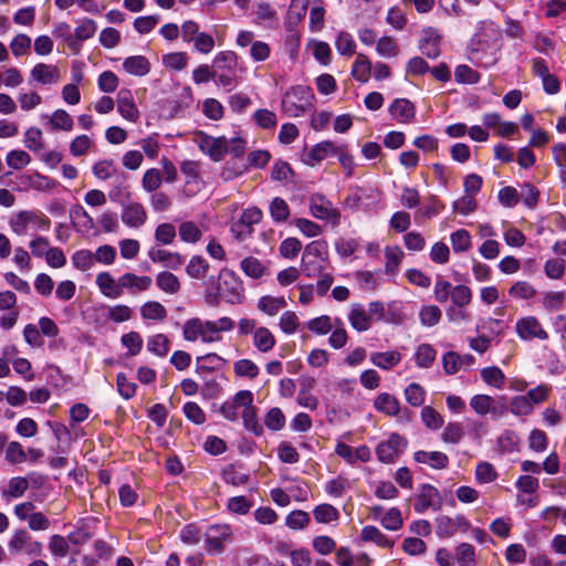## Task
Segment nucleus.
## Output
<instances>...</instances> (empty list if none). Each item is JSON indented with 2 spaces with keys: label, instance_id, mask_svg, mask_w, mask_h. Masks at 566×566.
<instances>
[{
  "label": "nucleus",
  "instance_id": "f257e3e1",
  "mask_svg": "<svg viewBox=\"0 0 566 566\" xmlns=\"http://www.w3.org/2000/svg\"><path fill=\"white\" fill-rule=\"evenodd\" d=\"M234 328V322L227 316L217 321H203L199 317L187 319L182 325V336L187 342L200 339L202 343H214L221 339L220 333Z\"/></svg>",
  "mask_w": 566,
  "mask_h": 566
},
{
  "label": "nucleus",
  "instance_id": "f03ea898",
  "mask_svg": "<svg viewBox=\"0 0 566 566\" xmlns=\"http://www.w3.org/2000/svg\"><path fill=\"white\" fill-rule=\"evenodd\" d=\"M238 55L232 51L219 52L213 59L217 81L229 91L238 84Z\"/></svg>",
  "mask_w": 566,
  "mask_h": 566
},
{
  "label": "nucleus",
  "instance_id": "7ed1b4c3",
  "mask_svg": "<svg viewBox=\"0 0 566 566\" xmlns=\"http://www.w3.org/2000/svg\"><path fill=\"white\" fill-rule=\"evenodd\" d=\"M314 95L307 86H295L285 93L282 108L291 117H298L313 106Z\"/></svg>",
  "mask_w": 566,
  "mask_h": 566
},
{
  "label": "nucleus",
  "instance_id": "20e7f679",
  "mask_svg": "<svg viewBox=\"0 0 566 566\" xmlns=\"http://www.w3.org/2000/svg\"><path fill=\"white\" fill-rule=\"evenodd\" d=\"M311 214L318 220L329 222L333 227L340 223V211L322 193H313L308 199Z\"/></svg>",
  "mask_w": 566,
  "mask_h": 566
},
{
  "label": "nucleus",
  "instance_id": "39448f33",
  "mask_svg": "<svg viewBox=\"0 0 566 566\" xmlns=\"http://www.w3.org/2000/svg\"><path fill=\"white\" fill-rule=\"evenodd\" d=\"M219 279L218 290L221 298L230 304H240L244 298L241 280L231 271H222Z\"/></svg>",
  "mask_w": 566,
  "mask_h": 566
},
{
  "label": "nucleus",
  "instance_id": "423d86ee",
  "mask_svg": "<svg viewBox=\"0 0 566 566\" xmlns=\"http://www.w3.org/2000/svg\"><path fill=\"white\" fill-rule=\"evenodd\" d=\"M470 407L479 416L491 413L495 418L502 417L507 410L504 397L495 400L493 397L483 394L474 395L470 399Z\"/></svg>",
  "mask_w": 566,
  "mask_h": 566
},
{
  "label": "nucleus",
  "instance_id": "0eeeda50",
  "mask_svg": "<svg viewBox=\"0 0 566 566\" xmlns=\"http://www.w3.org/2000/svg\"><path fill=\"white\" fill-rule=\"evenodd\" d=\"M9 552L12 555L25 553L28 555L38 556L42 553V544L34 541L32 536L23 528L13 532L8 542Z\"/></svg>",
  "mask_w": 566,
  "mask_h": 566
},
{
  "label": "nucleus",
  "instance_id": "6e6552de",
  "mask_svg": "<svg viewBox=\"0 0 566 566\" xmlns=\"http://www.w3.org/2000/svg\"><path fill=\"white\" fill-rule=\"evenodd\" d=\"M405 437L392 433L388 440L380 442L376 448L377 459L382 463H394L407 448Z\"/></svg>",
  "mask_w": 566,
  "mask_h": 566
},
{
  "label": "nucleus",
  "instance_id": "1a4fd4ad",
  "mask_svg": "<svg viewBox=\"0 0 566 566\" xmlns=\"http://www.w3.org/2000/svg\"><path fill=\"white\" fill-rule=\"evenodd\" d=\"M515 332L517 336L525 342L548 339V333L535 316L518 318L515 324Z\"/></svg>",
  "mask_w": 566,
  "mask_h": 566
},
{
  "label": "nucleus",
  "instance_id": "9d476101",
  "mask_svg": "<svg viewBox=\"0 0 566 566\" xmlns=\"http://www.w3.org/2000/svg\"><path fill=\"white\" fill-rule=\"evenodd\" d=\"M442 506V499L439 491L431 484H423L416 497L413 504L417 513H424L427 510L432 509L439 511Z\"/></svg>",
  "mask_w": 566,
  "mask_h": 566
},
{
  "label": "nucleus",
  "instance_id": "9b49d317",
  "mask_svg": "<svg viewBox=\"0 0 566 566\" xmlns=\"http://www.w3.org/2000/svg\"><path fill=\"white\" fill-rule=\"evenodd\" d=\"M232 535L231 528L228 525L211 526L206 534L205 548L210 554H220L223 552L224 543L230 541Z\"/></svg>",
  "mask_w": 566,
  "mask_h": 566
},
{
  "label": "nucleus",
  "instance_id": "f8f14e48",
  "mask_svg": "<svg viewBox=\"0 0 566 566\" xmlns=\"http://www.w3.org/2000/svg\"><path fill=\"white\" fill-rule=\"evenodd\" d=\"M181 172L186 176L184 193L188 197L199 192L202 180L200 177V164L195 160H185L180 165Z\"/></svg>",
  "mask_w": 566,
  "mask_h": 566
},
{
  "label": "nucleus",
  "instance_id": "ddd939ff",
  "mask_svg": "<svg viewBox=\"0 0 566 566\" xmlns=\"http://www.w3.org/2000/svg\"><path fill=\"white\" fill-rule=\"evenodd\" d=\"M61 81V73L57 66L45 63H38L30 72V84L54 85Z\"/></svg>",
  "mask_w": 566,
  "mask_h": 566
},
{
  "label": "nucleus",
  "instance_id": "4468645a",
  "mask_svg": "<svg viewBox=\"0 0 566 566\" xmlns=\"http://www.w3.org/2000/svg\"><path fill=\"white\" fill-rule=\"evenodd\" d=\"M120 218L127 227L140 228L147 221V211L142 203L132 201L123 205Z\"/></svg>",
  "mask_w": 566,
  "mask_h": 566
},
{
  "label": "nucleus",
  "instance_id": "2eb2a0df",
  "mask_svg": "<svg viewBox=\"0 0 566 566\" xmlns=\"http://www.w3.org/2000/svg\"><path fill=\"white\" fill-rule=\"evenodd\" d=\"M441 35L437 29L428 27L422 30L419 49L429 59H437L440 55Z\"/></svg>",
  "mask_w": 566,
  "mask_h": 566
},
{
  "label": "nucleus",
  "instance_id": "dca6fc26",
  "mask_svg": "<svg viewBox=\"0 0 566 566\" xmlns=\"http://www.w3.org/2000/svg\"><path fill=\"white\" fill-rule=\"evenodd\" d=\"M117 111L119 114L129 122H137L139 118V111L135 104L134 96L130 90L122 88L116 96Z\"/></svg>",
  "mask_w": 566,
  "mask_h": 566
},
{
  "label": "nucleus",
  "instance_id": "f3484780",
  "mask_svg": "<svg viewBox=\"0 0 566 566\" xmlns=\"http://www.w3.org/2000/svg\"><path fill=\"white\" fill-rule=\"evenodd\" d=\"M153 279L148 275H137L132 272H126L120 275L122 293L124 290L129 291L132 294L142 293L150 289Z\"/></svg>",
  "mask_w": 566,
  "mask_h": 566
},
{
  "label": "nucleus",
  "instance_id": "a211bd4d",
  "mask_svg": "<svg viewBox=\"0 0 566 566\" xmlns=\"http://www.w3.org/2000/svg\"><path fill=\"white\" fill-rule=\"evenodd\" d=\"M335 562L338 566H370L373 559L366 553L354 555L349 547L342 546L336 549Z\"/></svg>",
  "mask_w": 566,
  "mask_h": 566
},
{
  "label": "nucleus",
  "instance_id": "6ab92c4d",
  "mask_svg": "<svg viewBox=\"0 0 566 566\" xmlns=\"http://www.w3.org/2000/svg\"><path fill=\"white\" fill-rule=\"evenodd\" d=\"M95 283L105 297L118 298L122 296L120 276L116 281L109 272H101L96 275Z\"/></svg>",
  "mask_w": 566,
  "mask_h": 566
},
{
  "label": "nucleus",
  "instance_id": "aec40b11",
  "mask_svg": "<svg viewBox=\"0 0 566 566\" xmlns=\"http://www.w3.org/2000/svg\"><path fill=\"white\" fill-rule=\"evenodd\" d=\"M199 148L212 160L220 161L226 154V137L214 138L205 135L199 140Z\"/></svg>",
  "mask_w": 566,
  "mask_h": 566
},
{
  "label": "nucleus",
  "instance_id": "412c9836",
  "mask_svg": "<svg viewBox=\"0 0 566 566\" xmlns=\"http://www.w3.org/2000/svg\"><path fill=\"white\" fill-rule=\"evenodd\" d=\"M148 256L154 263H161L165 268L172 270L179 269L184 263V260L179 253L169 252L163 249L151 248L148 251Z\"/></svg>",
  "mask_w": 566,
  "mask_h": 566
},
{
  "label": "nucleus",
  "instance_id": "4be33fe9",
  "mask_svg": "<svg viewBox=\"0 0 566 566\" xmlns=\"http://www.w3.org/2000/svg\"><path fill=\"white\" fill-rule=\"evenodd\" d=\"M389 113L402 124L409 123L416 115L413 104L406 98H396L389 106Z\"/></svg>",
  "mask_w": 566,
  "mask_h": 566
},
{
  "label": "nucleus",
  "instance_id": "5701e85b",
  "mask_svg": "<svg viewBox=\"0 0 566 566\" xmlns=\"http://www.w3.org/2000/svg\"><path fill=\"white\" fill-rule=\"evenodd\" d=\"M340 145H336L333 142L325 140L316 144L307 154L308 160L307 163L312 166L321 163L328 156L337 155L339 151Z\"/></svg>",
  "mask_w": 566,
  "mask_h": 566
},
{
  "label": "nucleus",
  "instance_id": "b1692460",
  "mask_svg": "<svg viewBox=\"0 0 566 566\" xmlns=\"http://www.w3.org/2000/svg\"><path fill=\"white\" fill-rule=\"evenodd\" d=\"M413 459L418 463L428 464L433 469L441 470L449 465V458L441 451H417L413 454Z\"/></svg>",
  "mask_w": 566,
  "mask_h": 566
},
{
  "label": "nucleus",
  "instance_id": "393cba45",
  "mask_svg": "<svg viewBox=\"0 0 566 566\" xmlns=\"http://www.w3.org/2000/svg\"><path fill=\"white\" fill-rule=\"evenodd\" d=\"M350 326L357 332H366L371 326V318L361 304H353L348 313Z\"/></svg>",
  "mask_w": 566,
  "mask_h": 566
},
{
  "label": "nucleus",
  "instance_id": "a878e982",
  "mask_svg": "<svg viewBox=\"0 0 566 566\" xmlns=\"http://www.w3.org/2000/svg\"><path fill=\"white\" fill-rule=\"evenodd\" d=\"M123 69L130 75L145 76L150 72V62L144 55H133L124 60Z\"/></svg>",
  "mask_w": 566,
  "mask_h": 566
},
{
  "label": "nucleus",
  "instance_id": "bb28decb",
  "mask_svg": "<svg viewBox=\"0 0 566 566\" xmlns=\"http://www.w3.org/2000/svg\"><path fill=\"white\" fill-rule=\"evenodd\" d=\"M374 407L377 411L390 417L397 416L400 411V405L398 399L395 396L387 392H381L376 397L374 401Z\"/></svg>",
  "mask_w": 566,
  "mask_h": 566
},
{
  "label": "nucleus",
  "instance_id": "cd10ccee",
  "mask_svg": "<svg viewBox=\"0 0 566 566\" xmlns=\"http://www.w3.org/2000/svg\"><path fill=\"white\" fill-rule=\"evenodd\" d=\"M405 256L403 251L398 245H388L385 248V273L388 275H396L399 272V266Z\"/></svg>",
  "mask_w": 566,
  "mask_h": 566
},
{
  "label": "nucleus",
  "instance_id": "c85d7f7f",
  "mask_svg": "<svg viewBox=\"0 0 566 566\" xmlns=\"http://www.w3.org/2000/svg\"><path fill=\"white\" fill-rule=\"evenodd\" d=\"M276 344L273 333L265 326H259L254 331L253 345L261 353H269Z\"/></svg>",
  "mask_w": 566,
  "mask_h": 566
},
{
  "label": "nucleus",
  "instance_id": "c756f323",
  "mask_svg": "<svg viewBox=\"0 0 566 566\" xmlns=\"http://www.w3.org/2000/svg\"><path fill=\"white\" fill-rule=\"evenodd\" d=\"M286 306V301L283 296L263 295L258 300L256 307L260 312L268 316H275L281 310Z\"/></svg>",
  "mask_w": 566,
  "mask_h": 566
},
{
  "label": "nucleus",
  "instance_id": "7c9ffc66",
  "mask_svg": "<svg viewBox=\"0 0 566 566\" xmlns=\"http://www.w3.org/2000/svg\"><path fill=\"white\" fill-rule=\"evenodd\" d=\"M48 124L51 130L71 132L74 127L72 116L62 108L55 109L50 117Z\"/></svg>",
  "mask_w": 566,
  "mask_h": 566
},
{
  "label": "nucleus",
  "instance_id": "2f4dec72",
  "mask_svg": "<svg viewBox=\"0 0 566 566\" xmlns=\"http://www.w3.org/2000/svg\"><path fill=\"white\" fill-rule=\"evenodd\" d=\"M370 361L378 368L388 370L401 361V354L397 350L377 352L370 355Z\"/></svg>",
  "mask_w": 566,
  "mask_h": 566
},
{
  "label": "nucleus",
  "instance_id": "473e14b6",
  "mask_svg": "<svg viewBox=\"0 0 566 566\" xmlns=\"http://www.w3.org/2000/svg\"><path fill=\"white\" fill-rule=\"evenodd\" d=\"M373 64L370 60L363 53H358L353 63L352 75L355 80L366 83L370 78Z\"/></svg>",
  "mask_w": 566,
  "mask_h": 566
},
{
  "label": "nucleus",
  "instance_id": "72a5a7b5",
  "mask_svg": "<svg viewBox=\"0 0 566 566\" xmlns=\"http://www.w3.org/2000/svg\"><path fill=\"white\" fill-rule=\"evenodd\" d=\"M36 213L33 211H20L9 220L11 230L17 235H25L28 233L29 223L35 221Z\"/></svg>",
  "mask_w": 566,
  "mask_h": 566
},
{
  "label": "nucleus",
  "instance_id": "f704fd0d",
  "mask_svg": "<svg viewBox=\"0 0 566 566\" xmlns=\"http://www.w3.org/2000/svg\"><path fill=\"white\" fill-rule=\"evenodd\" d=\"M140 316L145 321L161 322L167 317V310L158 301H148L140 306Z\"/></svg>",
  "mask_w": 566,
  "mask_h": 566
},
{
  "label": "nucleus",
  "instance_id": "c9c22d12",
  "mask_svg": "<svg viewBox=\"0 0 566 566\" xmlns=\"http://www.w3.org/2000/svg\"><path fill=\"white\" fill-rule=\"evenodd\" d=\"M360 537L364 542H373L379 547L391 548L394 541H390L385 534H382L376 526L367 525L363 527Z\"/></svg>",
  "mask_w": 566,
  "mask_h": 566
},
{
  "label": "nucleus",
  "instance_id": "e433bc0d",
  "mask_svg": "<svg viewBox=\"0 0 566 566\" xmlns=\"http://www.w3.org/2000/svg\"><path fill=\"white\" fill-rule=\"evenodd\" d=\"M335 326V318L328 315H321L306 322V328L315 335H327Z\"/></svg>",
  "mask_w": 566,
  "mask_h": 566
},
{
  "label": "nucleus",
  "instance_id": "4c0bfd02",
  "mask_svg": "<svg viewBox=\"0 0 566 566\" xmlns=\"http://www.w3.org/2000/svg\"><path fill=\"white\" fill-rule=\"evenodd\" d=\"M156 285L167 294H176L181 286L179 279L168 271L159 272L156 275Z\"/></svg>",
  "mask_w": 566,
  "mask_h": 566
},
{
  "label": "nucleus",
  "instance_id": "58836bf2",
  "mask_svg": "<svg viewBox=\"0 0 566 566\" xmlns=\"http://www.w3.org/2000/svg\"><path fill=\"white\" fill-rule=\"evenodd\" d=\"M147 349L158 357H165L170 349V340L165 334H155L148 338Z\"/></svg>",
  "mask_w": 566,
  "mask_h": 566
},
{
  "label": "nucleus",
  "instance_id": "ea45409f",
  "mask_svg": "<svg viewBox=\"0 0 566 566\" xmlns=\"http://www.w3.org/2000/svg\"><path fill=\"white\" fill-rule=\"evenodd\" d=\"M437 357V350L430 344H420L415 353L416 365L420 368H429Z\"/></svg>",
  "mask_w": 566,
  "mask_h": 566
},
{
  "label": "nucleus",
  "instance_id": "a19ab883",
  "mask_svg": "<svg viewBox=\"0 0 566 566\" xmlns=\"http://www.w3.org/2000/svg\"><path fill=\"white\" fill-rule=\"evenodd\" d=\"M269 211L272 220L275 223H283L290 217V207L287 202L280 197L272 199L269 206Z\"/></svg>",
  "mask_w": 566,
  "mask_h": 566
},
{
  "label": "nucleus",
  "instance_id": "79ce46f5",
  "mask_svg": "<svg viewBox=\"0 0 566 566\" xmlns=\"http://www.w3.org/2000/svg\"><path fill=\"white\" fill-rule=\"evenodd\" d=\"M331 332L332 334L328 337L329 346L334 349L343 348L348 340V334L347 331L345 329L344 322L340 318L335 317V326Z\"/></svg>",
  "mask_w": 566,
  "mask_h": 566
},
{
  "label": "nucleus",
  "instance_id": "37998d69",
  "mask_svg": "<svg viewBox=\"0 0 566 566\" xmlns=\"http://www.w3.org/2000/svg\"><path fill=\"white\" fill-rule=\"evenodd\" d=\"M326 261L318 258L302 256L301 271L307 277H316L325 271Z\"/></svg>",
  "mask_w": 566,
  "mask_h": 566
},
{
  "label": "nucleus",
  "instance_id": "c03bdc74",
  "mask_svg": "<svg viewBox=\"0 0 566 566\" xmlns=\"http://www.w3.org/2000/svg\"><path fill=\"white\" fill-rule=\"evenodd\" d=\"M314 518L317 523L327 524L339 518V512L331 504L324 503L315 506L313 510Z\"/></svg>",
  "mask_w": 566,
  "mask_h": 566
},
{
  "label": "nucleus",
  "instance_id": "a18cd8bd",
  "mask_svg": "<svg viewBox=\"0 0 566 566\" xmlns=\"http://www.w3.org/2000/svg\"><path fill=\"white\" fill-rule=\"evenodd\" d=\"M499 474L494 465L488 461H481L475 468V480L480 484L492 483L497 479Z\"/></svg>",
  "mask_w": 566,
  "mask_h": 566
},
{
  "label": "nucleus",
  "instance_id": "49530a36",
  "mask_svg": "<svg viewBox=\"0 0 566 566\" xmlns=\"http://www.w3.org/2000/svg\"><path fill=\"white\" fill-rule=\"evenodd\" d=\"M189 57L186 52H171L163 55V65L171 71H181L187 67Z\"/></svg>",
  "mask_w": 566,
  "mask_h": 566
},
{
  "label": "nucleus",
  "instance_id": "de8ad7c7",
  "mask_svg": "<svg viewBox=\"0 0 566 566\" xmlns=\"http://www.w3.org/2000/svg\"><path fill=\"white\" fill-rule=\"evenodd\" d=\"M245 171H248V166L242 160H229L224 164L221 178L224 181H231L240 176H242Z\"/></svg>",
  "mask_w": 566,
  "mask_h": 566
},
{
  "label": "nucleus",
  "instance_id": "09e8293b",
  "mask_svg": "<svg viewBox=\"0 0 566 566\" xmlns=\"http://www.w3.org/2000/svg\"><path fill=\"white\" fill-rule=\"evenodd\" d=\"M454 557L460 566L476 565L474 547L469 543H461L458 545Z\"/></svg>",
  "mask_w": 566,
  "mask_h": 566
},
{
  "label": "nucleus",
  "instance_id": "8fccbe9b",
  "mask_svg": "<svg viewBox=\"0 0 566 566\" xmlns=\"http://www.w3.org/2000/svg\"><path fill=\"white\" fill-rule=\"evenodd\" d=\"M464 437V429L460 422H449L441 434V439L448 444H458Z\"/></svg>",
  "mask_w": 566,
  "mask_h": 566
},
{
  "label": "nucleus",
  "instance_id": "3c124183",
  "mask_svg": "<svg viewBox=\"0 0 566 566\" xmlns=\"http://www.w3.org/2000/svg\"><path fill=\"white\" fill-rule=\"evenodd\" d=\"M420 416L424 426L430 430H439L444 423L442 416L431 406H424Z\"/></svg>",
  "mask_w": 566,
  "mask_h": 566
},
{
  "label": "nucleus",
  "instance_id": "603ef678",
  "mask_svg": "<svg viewBox=\"0 0 566 566\" xmlns=\"http://www.w3.org/2000/svg\"><path fill=\"white\" fill-rule=\"evenodd\" d=\"M163 184V174L157 168L147 169L142 178V187L146 192H155Z\"/></svg>",
  "mask_w": 566,
  "mask_h": 566
},
{
  "label": "nucleus",
  "instance_id": "864d4df0",
  "mask_svg": "<svg viewBox=\"0 0 566 566\" xmlns=\"http://www.w3.org/2000/svg\"><path fill=\"white\" fill-rule=\"evenodd\" d=\"M473 294L470 287L467 285H455L452 289L450 300L451 306L465 307L472 301Z\"/></svg>",
  "mask_w": 566,
  "mask_h": 566
},
{
  "label": "nucleus",
  "instance_id": "5fc2aeb1",
  "mask_svg": "<svg viewBox=\"0 0 566 566\" xmlns=\"http://www.w3.org/2000/svg\"><path fill=\"white\" fill-rule=\"evenodd\" d=\"M245 275L252 279H260L265 273L266 268L253 256L244 258L240 264Z\"/></svg>",
  "mask_w": 566,
  "mask_h": 566
},
{
  "label": "nucleus",
  "instance_id": "6e6d98bb",
  "mask_svg": "<svg viewBox=\"0 0 566 566\" xmlns=\"http://www.w3.org/2000/svg\"><path fill=\"white\" fill-rule=\"evenodd\" d=\"M509 294L515 300H530L536 295V290L531 283L518 281L510 287Z\"/></svg>",
  "mask_w": 566,
  "mask_h": 566
},
{
  "label": "nucleus",
  "instance_id": "4d7b16f0",
  "mask_svg": "<svg viewBox=\"0 0 566 566\" xmlns=\"http://www.w3.org/2000/svg\"><path fill=\"white\" fill-rule=\"evenodd\" d=\"M208 262L203 258L195 255L190 259L186 268V272L192 279H203L208 272Z\"/></svg>",
  "mask_w": 566,
  "mask_h": 566
},
{
  "label": "nucleus",
  "instance_id": "13d9d810",
  "mask_svg": "<svg viewBox=\"0 0 566 566\" xmlns=\"http://www.w3.org/2000/svg\"><path fill=\"white\" fill-rule=\"evenodd\" d=\"M285 422V416L279 407L271 408L264 417V424L272 431H279L283 429Z\"/></svg>",
  "mask_w": 566,
  "mask_h": 566
},
{
  "label": "nucleus",
  "instance_id": "bf43d9fd",
  "mask_svg": "<svg viewBox=\"0 0 566 566\" xmlns=\"http://www.w3.org/2000/svg\"><path fill=\"white\" fill-rule=\"evenodd\" d=\"M107 317L116 324L129 321L133 317V310L126 304H116L107 307Z\"/></svg>",
  "mask_w": 566,
  "mask_h": 566
},
{
  "label": "nucleus",
  "instance_id": "052dcab7",
  "mask_svg": "<svg viewBox=\"0 0 566 566\" xmlns=\"http://www.w3.org/2000/svg\"><path fill=\"white\" fill-rule=\"evenodd\" d=\"M481 377L485 384L494 388H502L505 380L503 371L496 366L483 368L481 370Z\"/></svg>",
  "mask_w": 566,
  "mask_h": 566
},
{
  "label": "nucleus",
  "instance_id": "680f3d73",
  "mask_svg": "<svg viewBox=\"0 0 566 566\" xmlns=\"http://www.w3.org/2000/svg\"><path fill=\"white\" fill-rule=\"evenodd\" d=\"M120 343L128 349V354L130 356H136L140 353L144 342L138 332L132 331L122 335Z\"/></svg>",
  "mask_w": 566,
  "mask_h": 566
},
{
  "label": "nucleus",
  "instance_id": "e2e57ef3",
  "mask_svg": "<svg viewBox=\"0 0 566 566\" xmlns=\"http://www.w3.org/2000/svg\"><path fill=\"white\" fill-rule=\"evenodd\" d=\"M72 263L80 271H88L94 266V254L86 249L78 250L72 255Z\"/></svg>",
  "mask_w": 566,
  "mask_h": 566
},
{
  "label": "nucleus",
  "instance_id": "0e129e2a",
  "mask_svg": "<svg viewBox=\"0 0 566 566\" xmlns=\"http://www.w3.org/2000/svg\"><path fill=\"white\" fill-rule=\"evenodd\" d=\"M179 237L182 241L188 243H196L201 238V230L192 221H185L179 226Z\"/></svg>",
  "mask_w": 566,
  "mask_h": 566
},
{
  "label": "nucleus",
  "instance_id": "69168bd1",
  "mask_svg": "<svg viewBox=\"0 0 566 566\" xmlns=\"http://www.w3.org/2000/svg\"><path fill=\"white\" fill-rule=\"evenodd\" d=\"M300 326V318L293 311L284 312L279 319V327L282 333L286 335H292L296 333Z\"/></svg>",
  "mask_w": 566,
  "mask_h": 566
},
{
  "label": "nucleus",
  "instance_id": "338daca9",
  "mask_svg": "<svg viewBox=\"0 0 566 566\" xmlns=\"http://www.w3.org/2000/svg\"><path fill=\"white\" fill-rule=\"evenodd\" d=\"M451 245L454 252H465L471 248V235L464 229H459L450 237Z\"/></svg>",
  "mask_w": 566,
  "mask_h": 566
},
{
  "label": "nucleus",
  "instance_id": "774afa93",
  "mask_svg": "<svg viewBox=\"0 0 566 566\" xmlns=\"http://www.w3.org/2000/svg\"><path fill=\"white\" fill-rule=\"evenodd\" d=\"M381 525L388 531H398L402 527L403 520L401 516V512L397 507H391L388 512L380 518Z\"/></svg>",
  "mask_w": 566,
  "mask_h": 566
}]
</instances>
